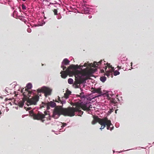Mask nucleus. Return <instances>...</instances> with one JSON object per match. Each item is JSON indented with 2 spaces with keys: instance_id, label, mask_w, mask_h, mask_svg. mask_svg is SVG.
<instances>
[{
  "instance_id": "nucleus-1",
  "label": "nucleus",
  "mask_w": 154,
  "mask_h": 154,
  "mask_svg": "<svg viewBox=\"0 0 154 154\" xmlns=\"http://www.w3.org/2000/svg\"><path fill=\"white\" fill-rule=\"evenodd\" d=\"M75 107H69L68 109H56L54 111L52 117L55 119L58 118L61 114L65 116H73L76 114L81 116L83 114V112L81 111V109L84 110H88L90 107L86 105L83 107L80 102H76L74 105Z\"/></svg>"
},
{
  "instance_id": "nucleus-2",
  "label": "nucleus",
  "mask_w": 154,
  "mask_h": 154,
  "mask_svg": "<svg viewBox=\"0 0 154 154\" xmlns=\"http://www.w3.org/2000/svg\"><path fill=\"white\" fill-rule=\"evenodd\" d=\"M39 97L37 95L33 97L32 98L29 99L26 101V104L29 107H26L24 106L26 110H29L31 109L29 111V113L31 115L32 114L33 118L35 119L40 120L42 122H44L46 120H51V117L49 115H46L47 117H45V115L41 112H38L37 114L33 113V110L34 109V105H36L37 102L38 101Z\"/></svg>"
},
{
  "instance_id": "nucleus-3",
  "label": "nucleus",
  "mask_w": 154,
  "mask_h": 154,
  "mask_svg": "<svg viewBox=\"0 0 154 154\" xmlns=\"http://www.w3.org/2000/svg\"><path fill=\"white\" fill-rule=\"evenodd\" d=\"M105 62L104 61L103 62L102 60H101L98 63L94 62L93 64L85 63L84 66L87 67L86 68L87 69H88V68L89 67L100 68V71L101 73H104V75L109 77L112 75V72L114 70V68L110 65V64L105 63Z\"/></svg>"
},
{
  "instance_id": "nucleus-4",
  "label": "nucleus",
  "mask_w": 154,
  "mask_h": 154,
  "mask_svg": "<svg viewBox=\"0 0 154 154\" xmlns=\"http://www.w3.org/2000/svg\"><path fill=\"white\" fill-rule=\"evenodd\" d=\"M78 68V65H71L69 66L65 71H62L60 72L61 76L62 78L65 79L67 74L70 75H75L76 73L77 69Z\"/></svg>"
},
{
  "instance_id": "nucleus-5",
  "label": "nucleus",
  "mask_w": 154,
  "mask_h": 154,
  "mask_svg": "<svg viewBox=\"0 0 154 154\" xmlns=\"http://www.w3.org/2000/svg\"><path fill=\"white\" fill-rule=\"evenodd\" d=\"M99 123L101 125L100 128L101 130L103 129L106 125H107V129L108 130H112L113 129L114 127L112 125L111 121L106 118L100 119Z\"/></svg>"
},
{
  "instance_id": "nucleus-6",
  "label": "nucleus",
  "mask_w": 154,
  "mask_h": 154,
  "mask_svg": "<svg viewBox=\"0 0 154 154\" xmlns=\"http://www.w3.org/2000/svg\"><path fill=\"white\" fill-rule=\"evenodd\" d=\"M92 92L93 93H97L98 94L97 95H91L90 97L88 98V99L90 100H91L93 99H94L95 98L104 95L105 94H103L101 91L100 88H95L93 89Z\"/></svg>"
},
{
  "instance_id": "nucleus-7",
  "label": "nucleus",
  "mask_w": 154,
  "mask_h": 154,
  "mask_svg": "<svg viewBox=\"0 0 154 154\" xmlns=\"http://www.w3.org/2000/svg\"><path fill=\"white\" fill-rule=\"evenodd\" d=\"M56 106V103L52 101H51L47 103H45L43 102L40 105V108H42L43 107L46 106L47 109H48L50 108V107L53 108L55 107Z\"/></svg>"
},
{
  "instance_id": "nucleus-8",
  "label": "nucleus",
  "mask_w": 154,
  "mask_h": 154,
  "mask_svg": "<svg viewBox=\"0 0 154 154\" xmlns=\"http://www.w3.org/2000/svg\"><path fill=\"white\" fill-rule=\"evenodd\" d=\"M38 91L39 92H43L46 97L50 95L51 91V90L50 88L45 87H43L41 89H38Z\"/></svg>"
},
{
  "instance_id": "nucleus-9",
  "label": "nucleus",
  "mask_w": 154,
  "mask_h": 154,
  "mask_svg": "<svg viewBox=\"0 0 154 154\" xmlns=\"http://www.w3.org/2000/svg\"><path fill=\"white\" fill-rule=\"evenodd\" d=\"M70 61H69L67 59H64L62 63L61 67L63 68V70H65L66 68V67L64 66V65H67L69 64Z\"/></svg>"
},
{
  "instance_id": "nucleus-10",
  "label": "nucleus",
  "mask_w": 154,
  "mask_h": 154,
  "mask_svg": "<svg viewBox=\"0 0 154 154\" xmlns=\"http://www.w3.org/2000/svg\"><path fill=\"white\" fill-rule=\"evenodd\" d=\"M26 87H27V88H25V90L26 91H27V92L28 93L27 94H26V92L25 93L24 92L23 93V94L24 96H29V94L30 93V91H28V89H30L32 87V84L31 83H28Z\"/></svg>"
},
{
  "instance_id": "nucleus-11",
  "label": "nucleus",
  "mask_w": 154,
  "mask_h": 154,
  "mask_svg": "<svg viewBox=\"0 0 154 154\" xmlns=\"http://www.w3.org/2000/svg\"><path fill=\"white\" fill-rule=\"evenodd\" d=\"M55 124L57 125L58 126H61V127L63 128V127L66 126L67 124L66 123H62L59 122L58 121L56 122Z\"/></svg>"
},
{
  "instance_id": "nucleus-12",
  "label": "nucleus",
  "mask_w": 154,
  "mask_h": 154,
  "mask_svg": "<svg viewBox=\"0 0 154 154\" xmlns=\"http://www.w3.org/2000/svg\"><path fill=\"white\" fill-rule=\"evenodd\" d=\"M84 9L85 14L89 13L91 10L90 8L85 6L84 8Z\"/></svg>"
},
{
  "instance_id": "nucleus-13",
  "label": "nucleus",
  "mask_w": 154,
  "mask_h": 154,
  "mask_svg": "<svg viewBox=\"0 0 154 154\" xmlns=\"http://www.w3.org/2000/svg\"><path fill=\"white\" fill-rule=\"evenodd\" d=\"M5 110V107L3 106L0 105V115H3Z\"/></svg>"
},
{
  "instance_id": "nucleus-14",
  "label": "nucleus",
  "mask_w": 154,
  "mask_h": 154,
  "mask_svg": "<svg viewBox=\"0 0 154 154\" xmlns=\"http://www.w3.org/2000/svg\"><path fill=\"white\" fill-rule=\"evenodd\" d=\"M80 89L82 92L80 94V95L79 96H80V97L81 98H85V97L84 94V93L82 92V91H83V89L81 88H80Z\"/></svg>"
},
{
  "instance_id": "nucleus-15",
  "label": "nucleus",
  "mask_w": 154,
  "mask_h": 154,
  "mask_svg": "<svg viewBox=\"0 0 154 154\" xmlns=\"http://www.w3.org/2000/svg\"><path fill=\"white\" fill-rule=\"evenodd\" d=\"M112 92L111 91H109L107 92L106 94H105L103 95L104 96H105L104 95H106L107 97H110L109 95L111 96H112Z\"/></svg>"
},
{
  "instance_id": "nucleus-16",
  "label": "nucleus",
  "mask_w": 154,
  "mask_h": 154,
  "mask_svg": "<svg viewBox=\"0 0 154 154\" xmlns=\"http://www.w3.org/2000/svg\"><path fill=\"white\" fill-rule=\"evenodd\" d=\"M100 79L101 82H104L106 80V78L105 76H102L100 77Z\"/></svg>"
},
{
  "instance_id": "nucleus-17",
  "label": "nucleus",
  "mask_w": 154,
  "mask_h": 154,
  "mask_svg": "<svg viewBox=\"0 0 154 154\" xmlns=\"http://www.w3.org/2000/svg\"><path fill=\"white\" fill-rule=\"evenodd\" d=\"M68 82L69 84H72L73 83V80L71 78H69L68 79Z\"/></svg>"
},
{
  "instance_id": "nucleus-18",
  "label": "nucleus",
  "mask_w": 154,
  "mask_h": 154,
  "mask_svg": "<svg viewBox=\"0 0 154 154\" xmlns=\"http://www.w3.org/2000/svg\"><path fill=\"white\" fill-rule=\"evenodd\" d=\"M127 60V58L125 57H123V58H121V63H122V62H124V61H126Z\"/></svg>"
},
{
  "instance_id": "nucleus-19",
  "label": "nucleus",
  "mask_w": 154,
  "mask_h": 154,
  "mask_svg": "<svg viewBox=\"0 0 154 154\" xmlns=\"http://www.w3.org/2000/svg\"><path fill=\"white\" fill-rule=\"evenodd\" d=\"M124 63V62H122V63H121V61L120 62H119V65L120 66H117V67L118 68V70H119V69H121V66H122V64H123Z\"/></svg>"
},
{
  "instance_id": "nucleus-20",
  "label": "nucleus",
  "mask_w": 154,
  "mask_h": 154,
  "mask_svg": "<svg viewBox=\"0 0 154 154\" xmlns=\"http://www.w3.org/2000/svg\"><path fill=\"white\" fill-rule=\"evenodd\" d=\"M119 74L120 72H119L117 70H116L114 72V75H119Z\"/></svg>"
},
{
  "instance_id": "nucleus-21",
  "label": "nucleus",
  "mask_w": 154,
  "mask_h": 154,
  "mask_svg": "<svg viewBox=\"0 0 154 154\" xmlns=\"http://www.w3.org/2000/svg\"><path fill=\"white\" fill-rule=\"evenodd\" d=\"M21 7L22 9L23 10H25L26 9V7L25 5L24 4H22L21 5Z\"/></svg>"
},
{
  "instance_id": "nucleus-22",
  "label": "nucleus",
  "mask_w": 154,
  "mask_h": 154,
  "mask_svg": "<svg viewBox=\"0 0 154 154\" xmlns=\"http://www.w3.org/2000/svg\"><path fill=\"white\" fill-rule=\"evenodd\" d=\"M69 95L67 94L66 93H65L64 94V96L65 98L66 99H67L68 98V97H69Z\"/></svg>"
},
{
  "instance_id": "nucleus-23",
  "label": "nucleus",
  "mask_w": 154,
  "mask_h": 154,
  "mask_svg": "<svg viewBox=\"0 0 154 154\" xmlns=\"http://www.w3.org/2000/svg\"><path fill=\"white\" fill-rule=\"evenodd\" d=\"M83 66L82 65V66H80L79 67V66H78V68L77 69V72H76V73L77 72V71H78V70L77 69H80V70H82L83 68Z\"/></svg>"
},
{
  "instance_id": "nucleus-24",
  "label": "nucleus",
  "mask_w": 154,
  "mask_h": 154,
  "mask_svg": "<svg viewBox=\"0 0 154 154\" xmlns=\"http://www.w3.org/2000/svg\"><path fill=\"white\" fill-rule=\"evenodd\" d=\"M97 122V121L95 119H94L92 122V124H94Z\"/></svg>"
},
{
  "instance_id": "nucleus-25",
  "label": "nucleus",
  "mask_w": 154,
  "mask_h": 154,
  "mask_svg": "<svg viewBox=\"0 0 154 154\" xmlns=\"http://www.w3.org/2000/svg\"><path fill=\"white\" fill-rule=\"evenodd\" d=\"M57 17L58 19H60L61 18V16L60 14L57 15Z\"/></svg>"
},
{
  "instance_id": "nucleus-26",
  "label": "nucleus",
  "mask_w": 154,
  "mask_h": 154,
  "mask_svg": "<svg viewBox=\"0 0 154 154\" xmlns=\"http://www.w3.org/2000/svg\"><path fill=\"white\" fill-rule=\"evenodd\" d=\"M54 14L55 15H57V11L56 9H54Z\"/></svg>"
},
{
  "instance_id": "nucleus-27",
  "label": "nucleus",
  "mask_w": 154,
  "mask_h": 154,
  "mask_svg": "<svg viewBox=\"0 0 154 154\" xmlns=\"http://www.w3.org/2000/svg\"><path fill=\"white\" fill-rule=\"evenodd\" d=\"M67 94H68L69 95L71 93V92L67 90L66 91V93Z\"/></svg>"
},
{
  "instance_id": "nucleus-28",
  "label": "nucleus",
  "mask_w": 154,
  "mask_h": 154,
  "mask_svg": "<svg viewBox=\"0 0 154 154\" xmlns=\"http://www.w3.org/2000/svg\"><path fill=\"white\" fill-rule=\"evenodd\" d=\"M27 31L28 32H31V29L30 28H29L27 29Z\"/></svg>"
},
{
  "instance_id": "nucleus-29",
  "label": "nucleus",
  "mask_w": 154,
  "mask_h": 154,
  "mask_svg": "<svg viewBox=\"0 0 154 154\" xmlns=\"http://www.w3.org/2000/svg\"><path fill=\"white\" fill-rule=\"evenodd\" d=\"M119 124L118 123H116L115 124V126L116 128H118L119 127Z\"/></svg>"
},
{
  "instance_id": "nucleus-30",
  "label": "nucleus",
  "mask_w": 154,
  "mask_h": 154,
  "mask_svg": "<svg viewBox=\"0 0 154 154\" xmlns=\"http://www.w3.org/2000/svg\"><path fill=\"white\" fill-rule=\"evenodd\" d=\"M72 11H74L75 13H76L77 12H78V11L76 9H73Z\"/></svg>"
},
{
  "instance_id": "nucleus-31",
  "label": "nucleus",
  "mask_w": 154,
  "mask_h": 154,
  "mask_svg": "<svg viewBox=\"0 0 154 154\" xmlns=\"http://www.w3.org/2000/svg\"><path fill=\"white\" fill-rule=\"evenodd\" d=\"M61 103L62 104L65 103H66V101L65 100H63L62 101Z\"/></svg>"
},
{
  "instance_id": "nucleus-32",
  "label": "nucleus",
  "mask_w": 154,
  "mask_h": 154,
  "mask_svg": "<svg viewBox=\"0 0 154 154\" xmlns=\"http://www.w3.org/2000/svg\"><path fill=\"white\" fill-rule=\"evenodd\" d=\"M88 18H89L90 19V18H92V16H91V15H89V16H88Z\"/></svg>"
},
{
  "instance_id": "nucleus-33",
  "label": "nucleus",
  "mask_w": 154,
  "mask_h": 154,
  "mask_svg": "<svg viewBox=\"0 0 154 154\" xmlns=\"http://www.w3.org/2000/svg\"><path fill=\"white\" fill-rule=\"evenodd\" d=\"M8 88H6V89H5V91H6L8 93V91H7L8 90Z\"/></svg>"
},
{
  "instance_id": "nucleus-34",
  "label": "nucleus",
  "mask_w": 154,
  "mask_h": 154,
  "mask_svg": "<svg viewBox=\"0 0 154 154\" xmlns=\"http://www.w3.org/2000/svg\"><path fill=\"white\" fill-rule=\"evenodd\" d=\"M13 103V102H12V103H11V102L9 103L11 105H12Z\"/></svg>"
},
{
  "instance_id": "nucleus-35",
  "label": "nucleus",
  "mask_w": 154,
  "mask_h": 154,
  "mask_svg": "<svg viewBox=\"0 0 154 154\" xmlns=\"http://www.w3.org/2000/svg\"><path fill=\"white\" fill-rule=\"evenodd\" d=\"M7 108H6V111L7 112H8V111L9 110V109L7 107H6Z\"/></svg>"
},
{
  "instance_id": "nucleus-36",
  "label": "nucleus",
  "mask_w": 154,
  "mask_h": 154,
  "mask_svg": "<svg viewBox=\"0 0 154 154\" xmlns=\"http://www.w3.org/2000/svg\"><path fill=\"white\" fill-rule=\"evenodd\" d=\"M58 99H59V101H61V100H60V97H59Z\"/></svg>"
},
{
  "instance_id": "nucleus-37",
  "label": "nucleus",
  "mask_w": 154,
  "mask_h": 154,
  "mask_svg": "<svg viewBox=\"0 0 154 154\" xmlns=\"http://www.w3.org/2000/svg\"><path fill=\"white\" fill-rule=\"evenodd\" d=\"M132 63L131 62V66H132Z\"/></svg>"
},
{
  "instance_id": "nucleus-38",
  "label": "nucleus",
  "mask_w": 154,
  "mask_h": 154,
  "mask_svg": "<svg viewBox=\"0 0 154 154\" xmlns=\"http://www.w3.org/2000/svg\"><path fill=\"white\" fill-rule=\"evenodd\" d=\"M24 115H23L22 116V118H23L24 117Z\"/></svg>"
},
{
  "instance_id": "nucleus-39",
  "label": "nucleus",
  "mask_w": 154,
  "mask_h": 154,
  "mask_svg": "<svg viewBox=\"0 0 154 154\" xmlns=\"http://www.w3.org/2000/svg\"><path fill=\"white\" fill-rule=\"evenodd\" d=\"M117 110H115V112H116H116H117Z\"/></svg>"
},
{
  "instance_id": "nucleus-40",
  "label": "nucleus",
  "mask_w": 154,
  "mask_h": 154,
  "mask_svg": "<svg viewBox=\"0 0 154 154\" xmlns=\"http://www.w3.org/2000/svg\"><path fill=\"white\" fill-rule=\"evenodd\" d=\"M62 131H61V129H60V132H61Z\"/></svg>"
},
{
  "instance_id": "nucleus-41",
  "label": "nucleus",
  "mask_w": 154,
  "mask_h": 154,
  "mask_svg": "<svg viewBox=\"0 0 154 154\" xmlns=\"http://www.w3.org/2000/svg\"><path fill=\"white\" fill-rule=\"evenodd\" d=\"M26 0H22V1H24H24H26Z\"/></svg>"
},
{
  "instance_id": "nucleus-42",
  "label": "nucleus",
  "mask_w": 154,
  "mask_h": 154,
  "mask_svg": "<svg viewBox=\"0 0 154 154\" xmlns=\"http://www.w3.org/2000/svg\"><path fill=\"white\" fill-rule=\"evenodd\" d=\"M23 104L22 105H21V106H23Z\"/></svg>"
},
{
  "instance_id": "nucleus-43",
  "label": "nucleus",
  "mask_w": 154,
  "mask_h": 154,
  "mask_svg": "<svg viewBox=\"0 0 154 154\" xmlns=\"http://www.w3.org/2000/svg\"><path fill=\"white\" fill-rule=\"evenodd\" d=\"M45 123H46V124H47V123H49V122H48V123H46V122H45Z\"/></svg>"
},
{
  "instance_id": "nucleus-44",
  "label": "nucleus",
  "mask_w": 154,
  "mask_h": 154,
  "mask_svg": "<svg viewBox=\"0 0 154 154\" xmlns=\"http://www.w3.org/2000/svg\"><path fill=\"white\" fill-rule=\"evenodd\" d=\"M22 92L23 93V90L22 91Z\"/></svg>"
},
{
  "instance_id": "nucleus-45",
  "label": "nucleus",
  "mask_w": 154,
  "mask_h": 154,
  "mask_svg": "<svg viewBox=\"0 0 154 154\" xmlns=\"http://www.w3.org/2000/svg\"><path fill=\"white\" fill-rule=\"evenodd\" d=\"M23 18H22L21 20H22V19H23Z\"/></svg>"
},
{
  "instance_id": "nucleus-46",
  "label": "nucleus",
  "mask_w": 154,
  "mask_h": 154,
  "mask_svg": "<svg viewBox=\"0 0 154 154\" xmlns=\"http://www.w3.org/2000/svg\"><path fill=\"white\" fill-rule=\"evenodd\" d=\"M131 68L132 69H133V68L132 67H131Z\"/></svg>"
}]
</instances>
